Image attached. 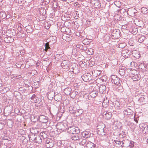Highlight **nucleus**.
Listing matches in <instances>:
<instances>
[{
  "instance_id": "obj_1",
  "label": "nucleus",
  "mask_w": 148,
  "mask_h": 148,
  "mask_svg": "<svg viewBox=\"0 0 148 148\" xmlns=\"http://www.w3.org/2000/svg\"><path fill=\"white\" fill-rule=\"evenodd\" d=\"M67 131L70 134H77L80 132V130L79 128L75 126H72L69 127Z\"/></svg>"
},
{
  "instance_id": "obj_2",
  "label": "nucleus",
  "mask_w": 148,
  "mask_h": 148,
  "mask_svg": "<svg viewBox=\"0 0 148 148\" xmlns=\"http://www.w3.org/2000/svg\"><path fill=\"white\" fill-rule=\"evenodd\" d=\"M112 82L114 84L118 86H121L122 81L120 80V79L115 75H112L111 76Z\"/></svg>"
},
{
  "instance_id": "obj_3",
  "label": "nucleus",
  "mask_w": 148,
  "mask_h": 148,
  "mask_svg": "<svg viewBox=\"0 0 148 148\" xmlns=\"http://www.w3.org/2000/svg\"><path fill=\"white\" fill-rule=\"evenodd\" d=\"M93 74V72H90V73H87L84 75L83 76H82V77L84 81H87V80H90L92 79L91 76Z\"/></svg>"
},
{
  "instance_id": "obj_4",
  "label": "nucleus",
  "mask_w": 148,
  "mask_h": 148,
  "mask_svg": "<svg viewBox=\"0 0 148 148\" xmlns=\"http://www.w3.org/2000/svg\"><path fill=\"white\" fill-rule=\"evenodd\" d=\"M56 127L60 132L64 131L66 128L65 125L62 123H58L56 126Z\"/></svg>"
},
{
  "instance_id": "obj_5",
  "label": "nucleus",
  "mask_w": 148,
  "mask_h": 148,
  "mask_svg": "<svg viewBox=\"0 0 148 148\" xmlns=\"http://www.w3.org/2000/svg\"><path fill=\"white\" fill-rule=\"evenodd\" d=\"M127 12V14L130 16H133L135 15L136 10L134 8H130L128 9Z\"/></svg>"
},
{
  "instance_id": "obj_6",
  "label": "nucleus",
  "mask_w": 148,
  "mask_h": 148,
  "mask_svg": "<svg viewBox=\"0 0 148 148\" xmlns=\"http://www.w3.org/2000/svg\"><path fill=\"white\" fill-rule=\"evenodd\" d=\"M40 121L43 123H45L48 121V118L44 115H40L39 117Z\"/></svg>"
},
{
  "instance_id": "obj_7",
  "label": "nucleus",
  "mask_w": 148,
  "mask_h": 148,
  "mask_svg": "<svg viewBox=\"0 0 148 148\" xmlns=\"http://www.w3.org/2000/svg\"><path fill=\"white\" fill-rule=\"evenodd\" d=\"M130 53V51L127 49L124 50L121 53L122 56L125 58H128L129 56V54Z\"/></svg>"
},
{
  "instance_id": "obj_8",
  "label": "nucleus",
  "mask_w": 148,
  "mask_h": 148,
  "mask_svg": "<svg viewBox=\"0 0 148 148\" xmlns=\"http://www.w3.org/2000/svg\"><path fill=\"white\" fill-rule=\"evenodd\" d=\"M69 66V61L68 60H63L61 64V66L63 69L67 68Z\"/></svg>"
},
{
  "instance_id": "obj_9",
  "label": "nucleus",
  "mask_w": 148,
  "mask_h": 148,
  "mask_svg": "<svg viewBox=\"0 0 148 148\" xmlns=\"http://www.w3.org/2000/svg\"><path fill=\"white\" fill-rule=\"evenodd\" d=\"M75 134V135L71 136V139L73 140H76L78 142L79 140H81V138H82V136L80 134Z\"/></svg>"
},
{
  "instance_id": "obj_10",
  "label": "nucleus",
  "mask_w": 148,
  "mask_h": 148,
  "mask_svg": "<svg viewBox=\"0 0 148 148\" xmlns=\"http://www.w3.org/2000/svg\"><path fill=\"white\" fill-rule=\"evenodd\" d=\"M90 133L89 131H84L81 133V136L83 138H87L90 137Z\"/></svg>"
},
{
  "instance_id": "obj_11",
  "label": "nucleus",
  "mask_w": 148,
  "mask_h": 148,
  "mask_svg": "<svg viewBox=\"0 0 148 148\" xmlns=\"http://www.w3.org/2000/svg\"><path fill=\"white\" fill-rule=\"evenodd\" d=\"M112 114L109 112H104L103 113V116L107 120H109L111 118Z\"/></svg>"
},
{
  "instance_id": "obj_12",
  "label": "nucleus",
  "mask_w": 148,
  "mask_h": 148,
  "mask_svg": "<svg viewBox=\"0 0 148 148\" xmlns=\"http://www.w3.org/2000/svg\"><path fill=\"white\" fill-rule=\"evenodd\" d=\"M97 133L99 135H101V136L105 135L106 133L104 132V128L102 127L101 128H98L97 131Z\"/></svg>"
},
{
  "instance_id": "obj_13",
  "label": "nucleus",
  "mask_w": 148,
  "mask_h": 148,
  "mask_svg": "<svg viewBox=\"0 0 148 148\" xmlns=\"http://www.w3.org/2000/svg\"><path fill=\"white\" fill-rule=\"evenodd\" d=\"M87 148H95V145L90 141H88L86 144Z\"/></svg>"
},
{
  "instance_id": "obj_14",
  "label": "nucleus",
  "mask_w": 148,
  "mask_h": 148,
  "mask_svg": "<svg viewBox=\"0 0 148 148\" xmlns=\"http://www.w3.org/2000/svg\"><path fill=\"white\" fill-rule=\"evenodd\" d=\"M145 101V98L143 96L140 97L139 98L137 103L139 105H142L143 104V103Z\"/></svg>"
},
{
  "instance_id": "obj_15",
  "label": "nucleus",
  "mask_w": 148,
  "mask_h": 148,
  "mask_svg": "<svg viewBox=\"0 0 148 148\" xmlns=\"http://www.w3.org/2000/svg\"><path fill=\"white\" fill-rule=\"evenodd\" d=\"M106 89V87L104 85H101L99 88V90L100 93L103 94L104 91Z\"/></svg>"
},
{
  "instance_id": "obj_16",
  "label": "nucleus",
  "mask_w": 148,
  "mask_h": 148,
  "mask_svg": "<svg viewBox=\"0 0 148 148\" xmlns=\"http://www.w3.org/2000/svg\"><path fill=\"white\" fill-rule=\"evenodd\" d=\"M86 142V139H84L81 138V140H79L78 143L80 145L83 146L84 145Z\"/></svg>"
},
{
  "instance_id": "obj_17",
  "label": "nucleus",
  "mask_w": 148,
  "mask_h": 148,
  "mask_svg": "<svg viewBox=\"0 0 148 148\" xmlns=\"http://www.w3.org/2000/svg\"><path fill=\"white\" fill-rule=\"evenodd\" d=\"M34 140V142L38 144H40L42 141L41 138L38 136L35 138Z\"/></svg>"
},
{
  "instance_id": "obj_18",
  "label": "nucleus",
  "mask_w": 148,
  "mask_h": 148,
  "mask_svg": "<svg viewBox=\"0 0 148 148\" xmlns=\"http://www.w3.org/2000/svg\"><path fill=\"white\" fill-rule=\"evenodd\" d=\"M37 98L35 95L33 94L31 98V99L32 100V102L34 103H36L38 101L36 99Z\"/></svg>"
},
{
  "instance_id": "obj_19",
  "label": "nucleus",
  "mask_w": 148,
  "mask_h": 148,
  "mask_svg": "<svg viewBox=\"0 0 148 148\" xmlns=\"http://www.w3.org/2000/svg\"><path fill=\"white\" fill-rule=\"evenodd\" d=\"M147 125L145 124H142L139 125V127L140 128L141 131L144 132L145 130L147 129Z\"/></svg>"
},
{
  "instance_id": "obj_20",
  "label": "nucleus",
  "mask_w": 148,
  "mask_h": 148,
  "mask_svg": "<svg viewBox=\"0 0 148 148\" xmlns=\"http://www.w3.org/2000/svg\"><path fill=\"white\" fill-rule=\"evenodd\" d=\"M141 12L145 14H147L148 12V10L145 7H143L141 8Z\"/></svg>"
},
{
  "instance_id": "obj_21",
  "label": "nucleus",
  "mask_w": 148,
  "mask_h": 148,
  "mask_svg": "<svg viewBox=\"0 0 148 148\" xmlns=\"http://www.w3.org/2000/svg\"><path fill=\"white\" fill-rule=\"evenodd\" d=\"M46 133L45 132H42L40 133V136L44 139H45L47 137V135Z\"/></svg>"
},
{
  "instance_id": "obj_22",
  "label": "nucleus",
  "mask_w": 148,
  "mask_h": 148,
  "mask_svg": "<svg viewBox=\"0 0 148 148\" xmlns=\"http://www.w3.org/2000/svg\"><path fill=\"white\" fill-rule=\"evenodd\" d=\"M83 111L82 109H79L75 111V113L76 114L77 113L78 115L81 114L83 113Z\"/></svg>"
},
{
  "instance_id": "obj_23",
  "label": "nucleus",
  "mask_w": 148,
  "mask_h": 148,
  "mask_svg": "<svg viewBox=\"0 0 148 148\" xmlns=\"http://www.w3.org/2000/svg\"><path fill=\"white\" fill-rule=\"evenodd\" d=\"M45 51H47V50L48 49H49L50 47L49 46V43L48 42H47L46 43L45 45Z\"/></svg>"
},
{
  "instance_id": "obj_24",
  "label": "nucleus",
  "mask_w": 148,
  "mask_h": 148,
  "mask_svg": "<svg viewBox=\"0 0 148 148\" xmlns=\"http://www.w3.org/2000/svg\"><path fill=\"white\" fill-rule=\"evenodd\" d=\"M53 146V143L52 141H51L48 144L46 145V146L48 148H51Z\"/></svg>"
},
{
  "instance_id": "obj_25",
  "label": "nucleus",
  "mask_w": 148,
  "mask_h": 148,
  "mask_svg": "<svg viewBox=\"0 0 148 148\" xmlns=\"http://www.w3.org/2000/svg\"><path fill=\"white\" fill-rule=\"evenodd\" d=\"M145 39V36H143L140 37L138 39V42H140L141 43L143 42Z\"/></svg>"
},
{
  "instance_id": "obj_26",
  "label": "nucleus",
  "mask_w": 148,
  "mask_h": 148,
  "mask_svg": "<svg viewBox=\"0 0 148 148\" xmlns=\"http://www.w3.org/2000/svg\"><path fill=\"white\" fill-rule=\"evenodd\" d=\"M6 14L3 12H0V17L3 18H5L6 16Z\"/></svg>"
},
{
  "instance_id": "obj_27",
  "label": "nucleus",
  "mask_w": 148,
  "mask_h": 148,
  "mask_svg": "<svg viewBox=\"0 0 148 148\" xmlns=\"http://www.w3.org/2000/svg\"><path fill=\"white\" fill-rule=\"evenodd\" d=\"M131 110L130 109H127L124 112V113L127 115L130 114Z\"/></svg>"
},
{
  "instance_id": "obj_28",
  "label": "nucleus",
  "mask_w": 148,
  "mask_h": 148,
  "mask_svg": "<svg viewBox=\"0 0 148 148\" xmlns=\"http://www.w3.org/2000/svg\"><path fill=\"white\" fill-rule=\"evenodd\" d=\"M45 140V143H46V145L47 144H48L51 141H52V140H51L49 138L47 139L46 140Z\"/></svg>"
},
{
  "instance_id": "obj_29",
  "label": "nucleus",
  "mask_w": 148,
  "mask_h": 148,
  "mask_svg": "<svg viewBox=\"0 0 148 148\" xmlns=\"http://www.w3.org/2000/svg\"><path fill=\"white\" fill-rule=\"evenodd\" d=\"M114 141L116 144L121 145V143L122 142L119 140H114Z\"/></svg>"
},
{
  "instance_id": "obj_30",
  "label": "nucleus",
  "mask_w": 148,
  "mask_h": 148,
  "mask_svg": "<svg viewBox=\"0 0 148 148\" xmlns=\"http://www.w3.org/2000/svg\"><path fill=\"white\" fill-rule=\"evenodd\" d=\"M145 64L144 63H141L140 65H138V66L140 67V68L143 69H144V68H145Z\"/></svg>"
},
{
  "instance_id": "obj_31",
  "label": "nucleus",
  "mask_w": 148,
  "mask_h": 148,
  "mask_svg": "<svg viewBox=\"0 0 148 148\" xmlns=\"http://www.w3.org/2000/svg\"><path fill=\"white\" fill-rule=\"evenodd\" d=\"M45 10L44 9L41 8L40 10V14L42 15H44L45 14Z\"/></svg>"
},
{
  "instance_id": "obj_32",
  "label": "nucleus",
  "mask_w": 148,
  "mask_h": 148,
  "mask_svg": "<svg viewBox=\"0 0 148 148\" xmlns=\"http://www.w3.org/2000/svg\"><path fill=\"white\" fill-rule=\"evenodd\" d=\"M138 77V75H134L133 77H132V79H134V77H135V79L134 80L135 81H136V80H139V79H140V78H139L138 77V78H137V77Z\"/></svg>"
},
{
  "instance_id": "obj_33",
  "label": "nucleus",
  "mask_w": 148,
  "mask_h": 148,
  "mask_svg": "<svg viewBox=\"0 0 148 148\" xmlns=\"http://www.w3.org/2000/svg\"><path fill=\"white\" fill-rule=\"evenodd\" d=\"M134 121L136 123H137L138 122V117H137L136 118L134 116Z\"/></svg>"
},
{
  "instance_id": "obj_34",
  "label": "nucleus",
  "mask_w": 148,
  "mask_h": 148,
  "mask_svg": "<svg viewBox=\"0 0 148 148\" xmlns=\"http://www.w3.org/2000/svg\"><path fill=\"white\" fill-rule=\"evenodd\" d=\"M116 32L117 33V34H116V36L117 37H119V36H120L119 35V33L120 32L119 30L118 31H116Z\"/></svg>"
},
{
  "instance_id": "obj_35",
  "label": "nucleus",
  "mask_w": 148,
  "mask_h": 148,
  "mask_svg": "<svg viewBox=\"0 0 148 148\" xmlns=\"http://www.w3.org/2000/svg\"><path fill=\"white\" fill-rule=\"evenodd\" d=\"M133 143L134 142H130V144L129 146H130L131 147H133L134 146V145L133 144Z\"/></svg>"
},
{
  "instance_id": "obj_36",
  "label": "nucleus",
  "mask_w": 148,
  "mask_h": 148,
  "mask_svg": "<svg viewBox=\"0 0 148 148\" xmlns=\"http://www.w3.org/2000/svg\"><path fill=\"white\" fill-rule=\"evenodd\" d=\"M89 51H90V52L91 51H92V52H91V53H90L89 54L90 55H92V54H93V51H92V49H88Z\"/></svg>"
},
{
  "instance_id": "obj_37",
  "label": "nucleus",
  "mask_w": 148,
  "mask_h": 148,
  "mask_svg": "<svg viewBox=\"0 0 148 148\" xmlns=\"http://www.w3.org/2000/svg\"><path fill=\"white\" fill-rule=\"evenodd\" d=\"M84 46H83V45H80V47H79V49L82 50Z\"/></svg>"
},
{
  "instance_id": "obj_38",
  "label": "nucleus",
  "mask_w": 148,
  "mask_h": 148,
  "mask_svg": "<svg viewBox=\"0 0 148 148\" xmlns=\"http://www.w3.org/2000/svg\"><path fill=\"white\" fill-rule=\"evenodd\" d=\"M64 40H65L66 41H69L70 40H71V38L70 37H68V39L67 38L66 40V39H64V38H63Z\"/></svg>"
},
{
  "instance_id": "obj_39",
  "label": "nucleus",
  "mask_w": 148,
  "mask_h": 148,
  "mask_svg": "<svg viewBox=\"0 0 148 148\" xmlns=\"http://www.w3.org/2000/svg\"><path fill=\"white\" fill-rule=\"evenodd\" d=\"M87 48H86V47L85 46H84L83 47L82 51H85V50H87Z\"/></svg>"
},
{
  "instance_id": "obj_40",
  "label": "nucleus",
  "mask_w": 148,
  "mask_h": 148,
  "mask_svg": "<svg viewBox=\"0 0 148 148\" xmlns=\"http://www.w3.org/2000/svg\"><path fill=\"white\" fill-rule=\"evenodd\" d=\"M145 68H144V69H145V70L146 71L148 69L147 67V65H146V64H145Z\"/></svg>"
},
{
  "instance_id": "obj_41",
  "label": "nucleus",
  "mask_w": 148,
  "mask_h": 148,
  "mask_svg": "<svg viewBox=\"0 0 148 148\" xmlns=\"http://www.w3.org/2000/svg\"><path fill=\"white\" fill-rule=\"evenodd\" d=\"M64 148H73L71 146H65Z\"/></svg>"
},
{
  "instance_id": "obj_42",
  "label": "nucleus",
  "mask_w": 148,
  "mask_h": 148,
  "mask_svg": "<svg viewBox=\"0 0 148 148\" xmlns=\"http://www.w3.org/2000/svg\"><path fill=\"white\" fill-rule=\"evenodd\" d=\"M141 63H143V62L141 61V62H139L138 63V65H141Z\"/></svg>"
},
{
  "instance_id": "obj_43",
  "label": "nucleus",
  "mask_w": 148,
  "mask_h": 148,
  "mask_svg": "<svg viewBox=\"0 0 148 148\" xmlns=\"http://www.w3.org/2000/svg\"><path fill=\"white\" fill-rule=\"evenodd\" d=\"M80 45H79V44H77V48H79V47H80Z\"/></svg>"
},
{
  "instance_id": "obj_44",
  "label": "nucleus",
  "mask_w": 148,
  "mask_h": 148,
  "mask_svg": "<svg viewBox=\"0 0 148 148\" xmlns=\"http://www.w3.org/2000/svg\"><path fill=\"white\" fill-rule=\"evenodd\" d=\"M26 31L27 32H29V29H28V28H26Z\"/></svg>"
},
{
  "instance_id": "obj_45",
  "label": "nucleus",
  "mask_w": 148,
  "mask_h": 148,
  "mask_svg": "<svg viewBox=\"0 0 148 148\" xmlns=\"http://www.w3.org/2000/svg\"><path fill=\"white\" fill-rule=\"evenodd\" d=\"M74 0H69V1H70V2H73L74 1Z\"/></svg>"
},
{
  "instance_id": "obj_46",
  "label": "nucleus",
  "mask_w": 148,
  "mask_h": 148,
  "mask_svg": "<svg viewBox=\"0 0 148 148\" xmlns=\"http://www.w3.org/2000/svg\"><path fill=\"white\" fill-rule=\"evenodd\" d=\"M60 99H61V98H59V99H57L56 100L57 101H59V100Z\"/></svg>"
},
{
  "instance_id": "obj_47",
  "label": "nucleus",
  "mask_w": 148,
  "mask_h": 148,
  "mask_svg": "<svg viewBox=\"0 0 148 148\" xmlns=\"http://www.w3.org/2000/svg\"><path fill=\"white\" fill-rule=\"evenodd\" d=\"M105 78L106 77V76H103L102 77H101V78Z\"/></svg>"
},
{
  "instance_id": "obj_48",
  "label": "nucleus",
  "mask_w": 148,
  "mask_h": 148,
  "mask_svg": "<svg viewBox=\"0 0 148 148\" xmlns=\"http://www.w3.org/2000/svg\"><path fill=\"white\" fill-rule=\"evenodd\" d=\"M67 89V90H69L70 91V90H71V88H67V89Z\"/></svg>"
},
{
  "instance_id": "obj_49",
  "label": "nucleus",
  "mask_w": 148,
  "mask_h": 148,
  "mask_svg": "<svg viewBox=\"0 0 148 148\" xmlns=\"http://www.w3.org/2000/svg\"><path fill=\"white\" fill-rule=\"evenodd\" d=\"M121 135L122 136V137L123 136L122 135H121V134H119V136H120V137H121Z\"/></svg>"
},
{
  "instance_id": "obj_50",
  "label": "nucleus",
  "mask_w": 148,
  "mask_h": 148,
  "mask_svg": "<svg viewBox=\"0 0 148 148\" xmlns=\"http://www.w3.org/2000/svg\"><path fill=\"white\" fill-rule=\"evenodd\" d=\"M122 142L121 143H122V145H123L124 144V143L122 141H121Z\"/></svg>"
},
{
  "instance_id": "obj_51",
  "label": "nucleus",
  "mask_w": 148,
  "mask_h": 148,
  "mask_svg": "<svg viewBox=\"0 0 148 148\" xmlns=\"http://www.w3.org/2000/svg\"><path fill=\"white\" fill-rule=\"evenodd\" d=\"M147 142L148 143V138L147 140Z\"/></svg>"
},
{
  "instance_id": "obj_52",
  "label": "nucleus",
  "mask_w": 148,
  "mask_h": 148,
  "mask_svg": "<svg viewBox=\"0 0 148 148\" xmlns=\"http://www.w3.org/2000/svg\"><path fill=\"white\" fill-rule=\"evenodd\" d=\"M147 128L148 129V125L147 126Z\"/></svg>"
},
{
  "instance_id": "obj_53",
  "label": "nucleus",
  "mask_w": 148,
  "mask_h": 148,
  "mask_svg": "<svg viewBox=\"0 0 148 148\" xmlns=\"http://www.w3.org/2000/svg\"><path fill=\"white\" fill-rule=\"evenodd\" d=\"M29 29H31V27H29Z\"/></svg>"
}]
</instances>
